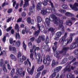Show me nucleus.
<instances>
[{"instance_id":"nucleus-1","label":"nucleus","mask_w":78,"mask_h":78,"mask_svg":"<svg viewBox=\"0 0 78 78\" xmlns=\"http://www.w3.org/2000/svg\"><path fill=\"white\" fill-rule=\"evenodd\" d=\"M51 17L52 19H53L54 23L55 24H57V26L59 25V27L60 28L63 27V25L62 24V23H63V21L62 20H59L58 23V18L57 17L55 16L54 14L51 15Z\"/></svg>"},{"instance_id":"nucleus-2","label":"nucleus","mask_w":78,"mask_h":78,"mask_svg":"<svg viewBox=\"0 0 78 78\" xmlns=\"http://www.w3.org/2000/svg\"><path fill=\"white\" fill-rule=\"evenodd\" d=\"M54 56L56 57V58L58 59H59L61 56L59 55L62 54L63 55H66V51L65 50V48H64L61 51L57 50L56 51L54 52Z\"/></svg>"},{"instance_id":"nucleus-3","label":"nucleus","mask_w":78,"mask_h":78,"mask_svg":"<svg viewBox=\"0 0 78 78\" xmlns=\"http://www.w3.org/2000/svg\"><path fill=\"white\" fill-rule=\"evenodd\" d=\"M37 27L38 30L37 31H35L34 35L35 37H37L39 33H40V31H44V26H41L39 25V24L38 23L37 24Z\"/></svg>"},{"instance_id":"nucleus-4","label":"nucleus","mask_w":78,"mask_h":78,"mask_svg":"<svg viewBox=\"0 0 78 78\" xmlns=\"http://www.w3.org/2000/svg\"><path fill=\"white\" fill-rule=\"evenodd\" d=\"M61 69H62V67L61 66H58L55 68L54 69V72L51 75L50 78H53L54 77H55L56 75V73L59 72L61 70Z\"/></svg>"},{"instance_id":"nucleus-5","label":"nucleus","mask_w":78,"mask_h":78,"mask_svg":"<svg viewBox=\"0 0 78 78\" xmlns=\"http://www.w3.org/2000/svg\"><path fill=\"white\" fill-rule=\"evenodd\" d=\"M76 42H73L72 44L70 45V47H64L66 51V52H67L69 50H73L74 48H75L76 47Z\"/></svg>"},{"instance_id":"nucleus-6","label":"nucleus","mask_w":78,"mask_h":78,"mask_svg":"<svg viewBox=\"0 0 78 78\" xmlns=\"http://www.w3.org/2000/svg\"><path fill=\"white\" fill-rule=\"evenodd\" d=\"M67 36V34L66 33L65 34L64 36H62L60 39L59 41V42L62 44V45H63L64 44V42L66 41V37Z\"/></svg>"},{"instance_id":"nucleus-7","label":"nucleus","mask_w":78,"mask_h":78,"mask_svg":"<svg viewBox=\"0 0 78 78\" xmlns=\"http://www.w3.org/2000/svg\"><path fill=\"white\" fill-rule=\"evenodd\" d=\"M75 34H76L75 33H71L70 34L69 40L67 41L66 43H65L66 45H67V44H70L72 42V41L73 40V36H74Z\"/></svg>"},{"instance_id":"nucleus-8","label":"nucleus","mask_w":78,"mask_h":78,"mask_svg":"<svg viewBox=\"0 0 78 78\" xmlns=\"http://www.w3.org/2000/svg\"><path fill=\"white\" fill-rule=\"evenodd\" d=\"M70 8H72L73 10H74V11H78V3L77 2L75 3L73 6L72 5H70Z\"/></svg>"},{"instance_id":"nucleus-9","label":"nucleus","mask_w":78,"mask_h":78,"mask_svg":"<svg viewBox=\"0 0 78 78\" xmlns=\"http://www.w3.org/2000/svg\"><path fill=\"white\" fill-rule=\"evenodd\" d=\"M34 70V66H33L32 67V69H31L30 68H28L27 69V71L29 75H32Z\"/></svg>"},{"instance_id":"nucleus-10","label":"nucleus","mask_w":78,"mask_h":78,"mask_svg":"<svg viewBox=\"0 0 78 78\" xmlns=\"http://www.w3.org/2000/svg\"><path fill=\"white\" fill-rule=\"evenodd\" d=\"M58 64H59V62H58L55 61V59L53 60L51 64L52 69H54V68H55L57 65H58Z\"/></svg>"},{"instance_id":"nucleus-11","label":"nucleus","mask_w":78,"mask_h":78,"mask_svg":"<svg viewBox=\"0 0 78 78\" xmlns=\"http://www.w3.org/2000/svg\"><path fill=\"white\" fill-rule=\"evenodd\" d=\"M27 59V56H26L25 55H23L22 56V58H20L18 60V61L19 62H23L24 61H25Z\"/></svg>"},{"instance_id":"nucleus-12","label":"nucleus","mask_w":78,"mask_h":78,"mask_svg":"<svg viewBox=\"0 0 78 78\" xmlns=\"http://www.w3.org/2000/svg\"><path fill=\"white\" fill-rule=\"evenodd\" d=\"M32 6H33L30 7L29 8V11L30 12L33 13L35 11V7L36 6L34 5V4L32 3Z\"/></svg>"},{"instance_id":"nucleus-13","label":"nucleus","mask_w":78,"mask_h":78,"mask_svg":"<svg viewBox=\"0 0 78 78\" xmlns=\"http://www.w3.org/2000/svg\"><path fill=\"white\" fill-rule=\"evenodd\" d=\"M9 48L10 51H12L14 52V53H16V52H17L16 48L14 47H11V46H9Z\"/></svg>"},{"instance_id":"nucleus-14","label":"nucleus","mask_w":78,"mask_h":78,"mask_svg":"<svg viewBox=\"0 0 78 78\" xmlns=\"http://www.w3.org/2000/svg\"><path fill=\"white\" fill-rule=\"evenodd\" d=\"M42 8V3L41 2H39L37 3V10H41Z\"/></svg>"},{"instance_id":"nucleus-15","label":"nucleus","mask_w":78,"mask_h":78,"mask_svg":"<svg viewBox=\"0 0 78 78\" xmlns=\"http://www.w3.org/2000/svg\"><path fill=\"white\" fill-rule=\"evenodd\" d=\"M64 72H69L71 71V69H70V66H67L66 68L63 69Z\"/></svg>"},{"instance_id":"nucleus-16","label":"nucleus","mask_w":78,"mask_h":78,"mask_svg":"<svg viewBox=\"0 0 78 78\" xmlns=\"http://www.w3.org/2000/svg\"><path fill=\"white\" fill-rule=\"evenodd\" d=\"M54 46L52 47V50L54 52H55L57 48V44H58V42L55 41L54 43Z\"/></svg>"},{"instance_id":"nucleus-17","label":"nucleus","mask_w":78,"mask_h":78,"mask_svg":"<svg viewBox=\"0 0 78 78\" xmlns=\"http://www.w3.org/2000/svg\"><path fill=\"white\" fill-rule=\"evenodd\" d=\"M28 63L29 65V66L31 67V62L30 61V60L29 59V58H27V60L25 61L24 62V65H25L26 66L27 65H28Z\"/></svg>"},{"instance_id":"nucleus-18","label":"nucleus","mask_w":78,"mask_h":78,"mask_svg":"<svg viewBox=\"0 0 78 78\" xmlns=\"http://www.w3.org/2000/svg\"><path fill=\"white\" fill-rule=\"evenodd\" d=\"M21 44V43L20 42V41L18 40L15 43V44H14L13 43V46H14V45H15L16 47H20V44Z\"/></svg>"},{"instance_id":"nucleus-19","label":"nucleus","mask_w":78,"mask_h":78,"mask_svg":"<svg viewBox=\"0 0 78 78\" xmlns=\"http://www.w3.org/2000/svg\"><path fill=\"white\" fill-rule=\"evenodd\" d=\"M25 2L23 5V8H27L29 5V0H24Z\"/></svg>"},{"instance_id":"nucleus-20","label":"nucleus","mask_w":78,"mask_h":78,"mask_svg":"<svg viewBox=\"0 0 78 78\" xmlns=\"http://www.w3.org/2000/svg\"><path fill=\"white\" fill-rule=\"evenodd\" d=\"M44 69V65H42V66H41L37 69V72H38L42 71Z\"/></svg>"},{"instance_id":"nucleus-21","label":"nucleus","mask_w":78,"mask_h":78,"mask_svg":"<svg viewBox=\"0 0 78 78\" xmlns=\"http://www.w3.org/2000/svg\"><path fill=\"white\" fill-rule=\"evenodd\" d=\"M46 22L48 26L50 25V21H51V20L50 19L46 18Z\"/></svg>"},{"instance_id":"nucleus-22","label":"nucleus","mask_w":78,"mask_h":78,"mask_svg":"<svg viewBox=\"0 0 78 78\" xmlns=\"http://www.w3.org/2000/svg\"><path fill=\"white\" fill-rule=\"evenodd\" d=\"M10 56L11 58L14 61H17V58H16V57L15 56V55H13V54H11Z\"/></svg>"},{"instance_id":"nucleus-23","label":"nucleus","mask_w":78,"mask_h":78,"mask_svg":"<svg viewBox=\"0 0 78 78\" xmlns=\"http://www.w3.org/2000/svg\"><path fill=\"white\" fill-rule=\"evenodd\" d=\"M2 70H3L4 72L5 73H7L8 72V70L6 68V65L5 64H4V65L2 66Z\"/></svg>"},{"instance_id":"nucleus-24","label":"nucleus","mask_w":78,"mask_h":78,"mask_svg":"<svg viewBox=\"0 0 78 78\" xmlns=\"http://www.w3.org/2000/svg\"><path fill=\"white\" fill-rule=\"evenodd\" d=\"M65 15L68 17H73L74 15L72 13H71L69 12H67L65 13Z\"/></svg>"},{"instance_id":"nucleus-25","label":"nucleus","mask_w":78,"mask_h":78,"mask_svg":"<svg viewBox=\"0 0 78 78\" xmlns=\"http://www.w3.org/2000/svg\"><path fill=\"white\" fill-rule=\"evenodd\" d=\"M66 24L68 26H71L72 25L73 23L70 20H67L66 23Z\"/></svg>"},{"instance_id":"nucleus-26","label":"nucleus","mask_w":78,"mask_h":78,"mask_svg":"<svg viewBox=\"0 0 78 78\" xmlns=\"http://www.w3.org/2000/svg\"><path fill=\"white\" fill-rule=\"evenodd\" d=\"M41 13L42 14H43V15H45L47 13V11H46V10L45 9V8H44L43 10H41Z\"/></svg>"},{"instance_id":"nucleus-27","label":"nucleus","mask_w":78,"mask_h":78,"mask_svg":"<svg viewBox=\"0 0 78 78\" xmlns=\"http://www.w3.org/2000/svg\"><path fill=\"white\" fill-rule=\"evenodd\" d=\"M33 49H34V51H36V50L37 51H39L40 50V48L39 47H36V46L34 45L33 46L32 48Z\"/></svg>"},{"instance_id":"nucleus-28","label":"nucleus","mask_w":78,"mask_h":78,"mask_svg":"<svg viewBox=\"0 0 78 78\" xmlns=\"http://www.w3.org/2000/svg\"><path fill=\"white\" fill-rule=\"evenodd\" d=\"M23 70V68H17L16 69V71L18 73V74L19 73H20L22 72Z\"/></svg>"},{"instance_id":"nucleus-29","label":"nucleus","mask_w":78,"mask_h":78,"mask_svg":"<svg viewBox=\"0 0 78 78\" xmlns=\"http://www.w3.org/2000/svg\"><path fill=\"white\" fill-rule=\"evenodd\" d=\"M36 59H37V61L38 62H40V60L41 59V55L40 54L37 55L36 56Z\"/></svg>"},{"instance_id":"nucleus-30","label":"nucleus","mask_w":78,"mask_h":78,"mask_svg":"<svg viewBox=\"0 0 78 78\" xmlns=\"http://www.w3.org/2000/svg\"><path fill=\"white\" fill-rule=\"evenodd\" d=\"M62 35V32H57L55 35V36L58 37H61V35Z\"/></svg>"},{"instance_id":"nucleus-31","label":"nucleus","mask_w":78,"mask_h":78,"mask_svg":"<svg viewBox=\"0 0 78 78\" xmlns=\"http://www.w3.org/2000/svg\"><path fill=\"white\" fill-rule=\"evenodd\" d=\"M15 73V69L13 68L12 69L11 72V76L12 77H13V76Z\"/></svg>"},{"instance_id":"nucleus-32","label":"nucleus","mask_w":78,"mask_h":78,"mask_svg":"<svg viewBox=\"0 0 78 78\" xmlns=\"http://www.w3.org/2000/svg\"><path fill=\"white\" fill-rule=\"evenodd\" d=\"M20 76H24L25 75V72L24 71H22L21 73H19L18 74Z\"/></svg>"},{"instance_id":"nucleus-33","label":"nucleus","mask_w":78,"mask_h":78,"mask_svg":"<svg viewBox=\"0 0 78 78\" xmlns=\"http://www.w3.org/2000/svg\"><path fill=\"white\" fill-rule=\"evenodd\" d=\"M37 20L38 23H41L42 21V18L40 16H38L37 17Z\"/></svg>"},{"instance_id":"nucleus-34","label":"nucleus","mask_w":78,"mask_h":78,"mask_svg":"<svg viewBox=\"0 0 78 78\" xmlns=\"http://www.w3.org/2000/svg\"><path fill=\"white\" fill-rule=\"evenodd\" d=\"M46 11L48 13H50L51 8L50 7H48L47 8H45Z\"/></svg>"},{"instance_id":"nucleus-35","label":"nucleus","mask_w":78,"mask_h":78,"mask_svg":"<svg viewBox=\"0 0 78 78\" xmlns=\"http://www.w3.org/2000/svg\"><path fill=\"white\" fill-rule=\"evenodd\" d=\"M3 59H1L0 60V67H2L3 65L5 64V63H3Z\"/></svg>"},{"instance_id":"nucleus-36","label":"nucleus","mask_w":78,"mask_h":78,"mask_svg":"<svg viewBox=\"0 0 78 78\" xmlns=\"http://www.w3.org/2000/svg\"><path fill=\"white\" fill-rule=\"evenodd\" d=\"M16 39H19L20 38V34H19V33H18L17 32H16Z\"/></svg>"},{"instance_id":"nucleus-37","label":"nucleus","mask_w":78,"mask_h":78,"mask_svg":"<svg viewBox=\"0 0 78 78\" xmlns=\"http://www.w3.org/2000/svg\"><path fill=\"white\" fill-rule=\"evenodd\" d=\"M49 30L51 32L52 34L53 35V34H55V32H54V31H55V29L52 27H51L50 28Z\"/></svg>"},{"instance_id":"nucleus-38","label":"nucleus","mask_w":78,"mask_h":78,"mask_svg":"<svg viewBox=\"0 0 78 78\" xmlns=\"http://www.w3.org/2000/svg\"><path fill=\"white\" fill-rule=\"evenodd\" d=\"M59 12H61L62 14H64L66 12V10H63L62 9L59 10Z\"/></svg>"},{"instance_id":"nucleus-39","label":"nucleus","mask_w":78,"mask_h":78,"mask_svg":"<svg viewBox=\"0 0 78 78\" xmlns=\"http://www.w3.org/2000/svg\"><path fill=\"white\" fill-rule=\"evenodd\" d=\"M47 72V70H44L42 71L41 73V75L42 76H44V75H45V74Z\"/></svg>"},{"instance_id":"nucleus-40","label":"nucleus","mask_w":78,"mask_h":78,"mask_svg":"<svg viewBox=\"0 0 78 78\" xmlns=\"http://www.w3.org/2000/svg\"><path fill=\"white\" fill-rule=\"evenodd\" d=\"M51 14H55L56 13V10L55 8L53 9L51 8Z\"/></svg>"},{"instance_id":"nucleus-41","label":"nucleus","mask_w":78,"mask_h":78,"mask_svg":"<svg viewBox=\"0 0 78 78\" xmlns=\"http://www.w3.org/2000/svg\"><path fill=\"white\" fill-rule=\"evenodd\" d=\"M41 72H38L37 74L35 76V78H39L40 76V75H41Z\"/></svg>"},{"instance_id":"nucleus-42","label":"nucleus","mask_w":78,"mask_h":78,"mask_svg":"<svg viewBox=\"0 0 78 78\" xmlns=\"http://www.w3.org/2000/svg\"><path fill=\"white\" fill-rule=\"evenodd\" d=\"M49 42V37H48V36H47L46 37V39L45 41V44H48V42Z\"/></svg>"},{"instance_id":"nucleus-43","label":"nucleus","mask_w":78,"mask_h":78,"mask_svg":"<svg viewBox=\"0 0 78 78\" xmlns=\"http://www.w3.org/2000/svg\"><path fill=\"white\" fill-rule=\"evenodd\" d=\"M31 19L30 17H28V18H27V23H28L30 24V23H31Z\"/></svg>"},{"instance_id":"nucleus-44","label":"nucleus","mask_w":78,"mask_h":78,"mask_svg":"<svg viewBox=\"0 0 78 78\" xmlns=\"http://www.w3.org/2000/svg\"><path fill=\"white\" fill-rule=\"evenodd\" d=\"M62 7L63 9H67V8H68V5L66 4H64L62 5Z\"/></svg>"},{"instance_id":"nucleus-45","label":"nucleus","mask_w":78,"mask_h":78,"mask_svg":"<svg viewBox=\"0 0 78 78\" xmlns=\"http://www.w3.org/2000/svg\"><path fill=\"white\" fill-rule=\"evenodd\" d=\"M23 47L24 50H26V49H27V45H26L24 41H23Z\"/></svg>"},{"instance_id":"nucleus-46","label":"nucleus","mask_w":78,"mask_h":78,"mask_svg":"<svg viewBox=\"0 0 78 78\" xmlns=\"http://www.w3.org/2000/svg\"><path fill=\"white\" fill-rule=\"evenodd\" d=\"M34 55L33 54V53H31L30 54V59H31L32 61H33V60H34V58H33V55Z\"/></svg>"},{"instance_id":"nucleus-47","label":"nucleus","mask_w":78,"mask_h":78,"mask_svg":"<svg viewBox=\"0 0 78 78\" xmlns=\"http://www.w3.org/2000/svg\"><path fill=\"white\" fill-rule=\"evenodd\" d=\"M22 56V53H21V52L20 51H19L18 52V58H19L21 57Z\"/></svg>"},{"instance_id":"nucleus-48","label":"nucleus","mask_w":78,"mask_h":78,"mask_svg":"<svg viewBox=\"0 0 78 78\" xmlns=\"http://www.w3.org/2000/svg\"><path fill=\"white\" fill-rule=\"evenodd\" d=\"M46 60L48 61H50V57L48 55H47L46 57Z\"/></svg>"},{"instance_id":"nucleus-49","label":"nucleus","mask_w":78,"mask_h":78,"mask_svg":"<svg viewBox=\"0 0 78 78\" xmlns=\"http://www.w3.org/2000/svg\"><path fill=\"white\" fill-rule=\"evenodd\" d=\"M39 37H40V39H41L42 41H45V38H44V36H39Z\"/></svg>"},{"instance_id":"nucleus-50","label":"nucleus","mask_w":78,"mask_h":78,"mask_svg":"<svg viewBox=\"0 0 78 78\" xmlns=\"http://www.w3.org/2000/svg\"><path fill=\"white\" fill-rule=\"evenodd\" d=\"M49 3L50 4L51 8H54V5H53V3L51 2V0L49 1Z\"/></svg>"},{"instance_id":"nucleus-51","label":"nucleus","mask_w":78,"mask_h":78,"mask_svg":"<svg viewBox=\"0 0 78 78\" xmlns=\"http://www.w3.org/2000/svg\"><path fill=\"white\" fill-rule=\"evenodd\" d=\"M36 41L38 44H39L41 41V40L40 39V37H39L37 40H36Z\"/></svg>"},{"instance_id":"nucleus-52","label":"nucleus","mask_w":78,"mask_h":78,"mask_svg":"<svg viewBox=\"0 0 78 78\" xmlns=\"http://www.w3.org/2000/svg\"><path fill=\"white\" fill-rule=\"evenodd\" d=\"M16 42V40H14V41H13V40L12 39H11L9 40V42L10 44H12L13 43H15Z\"/></svg>"},{"instance_id":"nucleus-53","label":"nucleus","mask_w":78,"mask_h":78,"mask_svg":"<svg viewBox=\"0 0 78 78\" xmlns=\"http://www.w3.org/2000/svg\"><path fill=\"white\" fill-rule=\"evenodd\" d=\"M42 4L44 5V6H47V5H48V2H47V1H44L42 2Z\"/></svg>"},{"instance_id":"nucleus-54","label":"nucleus","mask_w":78,"mask_h":78,"mask_svg":"<svg viewBox=\"0 0 78 78\" xmlns=\"http://www.w3.org/2000/svg\"><path fill=\"white\" fill-rule=\"evenodd\" d=\"M73 53H74V55H78V50L76 49L74 51Z\"/></svg>"},{"instance_id":"nucleus-55","label":"nucleus","mask_w":78,"mask_h":78,"mask_svg":"<svg viewBox=\"0 0 78 78\" xmlns=\"http://www.w3.org/2000/svg\"><path fill=\"white\" fill-rule=\"evenodd\" d=\"M12 12V9H9L7 11V12L8 14H10Z\"/></svg>"},{"instance_id":"nucleus-56","label":"nucleus","mask_w":78,"mask_h":78,"mask_svg":"<svg viewBox=\"0 0 78 78\" xmlns=\"http://www.w3.org/2000/svg\"><path fill=\"white\" fill-rule=\"evenodd\" d=\"M76 58H74L70 62H69V64H70L72 63L73 62L75 61H76Z\"/></svg>"},{"instance_id":"nucleus-57","label":"nucleus","mask_w":78,"mask_h":78,"mask_svg":"<svg viewBox=\"0 0 78 78\" xmlns=\"http://www.w3.org/2000/svg\"><path fill=\"white\" fill-rule=\"evenodd\" d=\"M26 13L24 12H23L21 14L22 17H25L26 16Z\"/></svg>"},{"instance_id":"nucleus-58","label":"nucleus","mask_w":78,"mask_h":78,"mask_svg":"<svg viewBox=\"0 0 78 78\" xmlns=\"http://www.w3.org/2000/svg\"><path fill=\"white\" fill-rule=\"evenodd\" d=\"M19 28H19V25H18L17 24H16L15 25V29L16 30H17Z\"/></svg>"},{"instance_id":"nucleus-59","label":"nucleus","mask_w":78,"mask_h":78,"mask_svg":"<svg viewBox=\"0 0 78 78\" xmlns=\"http://www.w3.org/2000/svg\"><path fill=\"white\" fill-rule=\"evenodd\" d=\"M67 61H68V59H67V58H65L63 59V63H66V62H67Z\"/></svg>"},{"instance_id":"nucleus-60","label":"nucleus","mask_w":78,"mask_h":78,"mask_svg":"<svg viewBox=\"0 0 78 78\" xmlns=\"http://www.w3.org/2000/svg\"><path fill=\"white\" fill-rule=\"evenodd\" d=\"M43 62L44 64H46L47 62V60L45 59V58H44L43 60Z\"/></svg>"},{"instance_id":"nucleus-61","label":"nucleus","mask_w":78,"mask_h":78,"mask_svg":"<svg viewBox=\"0 0 78 78\" xmlns=\"http://www.w3.org/2000/svg\"><path fill=\"white\" fill-rule=\"evenodd\" d=\"M73 58V56H69L68 57V59L69 60H72Z\"/></svg>"},{"instance_id":"nucleus-62","label":"nucleus","mask_w":78,"mask_h":78,"mask_svg":"<svg viewBox=\"0 0 78 78\" xmlns=\"http://www.w3.org/2000/svg\"><path fill=\"white\" fill-rule=\"evenodd\" d=\"M6 36H4L2 39V41L4 43L6 42Z\"/></svg>"},{"instance_id":"nucleus-63","label":"nucleus","mask_w":78,"mask_h":78,"mask_svg":"<svg viewBox=\"0 0 78 78\" xmlns=\"http://www.w3.org/2000/svg\"><path fill=\"white\" fill-rule=\"evenodd\" d=\"M32 25H34V20L32 19L30 21V23Z\"/></svg>"},{"instance_id":"nucleus-64","label":"nucleus","mask_w":78,"mask_h":78,"mask_svg":"<svg viewBox=\"0 0 78 78\" xmlns=\"http://www.w3.org/2000/svg\"><path fill=\"white\" fill-rule=\"evenodd\" d=\"M78 64V62H75L73 64V66H77Z\"/></svg>"}]
</instances>
